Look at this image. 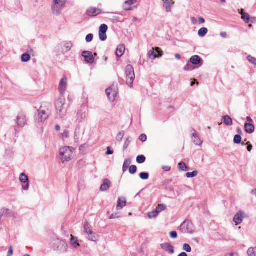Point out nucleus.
Listing matches in <instances>:
<instances>
[{
    "instance_id": "obj_21",
    "label": "nucleus",
    "mask_w": 256,
    "mask_h": 256,
    "mask_svg": "<svg viewBox=\"0 0 256 256\" xmlns=\"http://www.w3.org/2000/svg\"><path fill=\"white\" fill-rule=\"evenodd\" d=\"M111 184L110 182L108 179H104L103 180V184L101 185L100 190L102 192L107 190Z\"/></svg>"
},
{
    "instance_id": "obj_59",
    "label": "nucleus",
    "mask_w": 256,
    "mask_h": 256,
    "mask_svg": "<svg viewBox=\"0 0 256 256\" xmlns=\"http://www.w3.org/2000/svg\"><path fill=\"white\" fill-rule=\"evenodd\" d=\"M162 169L166 172H168L170 170L171 168L168 166H164L162 167Z\"/></svg>"
},
{
    "instance_id": "obj_15",
    "label": "nucleus",
    "mask_w": 256,
    "mask_h": 256,
    "mask_svg": "<svg viewBox=\"0 0 256 256\" xmlns=\"http://www.w3.org/2000/svg\"><path fill=\"white\" fill-rule=\"evenodd\" d=\"M108 99L110 102H114L116 96V92L115 90H112L110 87L108 88L106 90Z\"/></svg>"
},
{
    "instance_id": "obj_14",
    "label": "nucleus",
    "mask_w": 256,
    "mask_h": 256,
    "mask_svg": "<svg viewBox=\"0 0 256 256\" xmlns=\"http://www.w3.org/2000/svg\"><path fill=\"white\" fill-rule=\"evenodd\" d=\"M163 2V6L166 8V12H170L174 4V2L173 0H162Z\"/></svg>"
},
{
    "instance_id": "obj_55",
    "label": "nucleus",
    "mask_w": 256,
    "mask_h": 256,
    "mask_svg": "<svg viewBox=\"0 0 256 256\" xmlns=\"http://www.w3.org/2000/svg\"><path fill=\"white\" fill-rule=\"evenodd\" d=\"M246 144L247 145V150L249 152H250L252 150V144H250V142H247Z\"/></svg>"
},
{
    "instance_id": "obj_53",
    "label": "nucleus",
    "mask_w": 256,
    "mask_h": 256,
    "mask_svg": "<svg viewBox=\"0 0 256 256\" xmlns=\"http://www.w3.org/2000/svg\"><path fill=\"white\" fill-rule=\"evenodd\" d=\"M29 186V182H26L25 184H23L22 185V189L24 190H28Z\"/></svg>"
},
{
    "instance_id": "obj_37",
    "label": "nucleus",
    "mask_w": 256,
    "mask_h": 256,
    "mask_svg": "<svg viewBox=\"0 0 256 256\" xmlns=\"http://www.w3.org/2000/svg\"><path fill=\"white\" fill-rule=\"evenodd\" d=\"M166 206L164 204H159L158 206L156 208V210L158 212L159 214L162 210H166Z\"/></svg>"
},
{
    "instance_id": "obj_6",
    "label": "nucleus",
    "mask_w": 256,
    "mask_h": 256,
    "mask_svg": "<svg viewBox=\"0 0 256 256\" xmlns=\"http://www.w3.org/2000/svg\"><path fill=\"white\" fill-rule=\"evenodd\" d=\"M180 230L184 234L192 233L194 231L193 224L191 221L186 220L180 226Z\"/></svg>"
},
{
    "instance_id": "obj_10",
    "label": "nucleus",
    "mask_w": 256,
    "mask_h": 256,
    "mask_svg": "<svg viewBox=\"0 0 256 256\" xmlns=\"http://www.w3.org/2000/svg\"><path fill=\"white\" fill-rule=\"evenodd\" d=\"M82 56L84 58V60L86 63L92 64L94 60V58L93 54L90 51H84L82 52Z\"/></svg>"
},
{
    "instance_id": "obj_52",
    "label": "nucleus",
    "mask_w": 256,
    "mask_h": 256,
    "mask_svg": "<svg viewBox=\"0 0 256 256\" xmlns=\"http://www.w3.org/2000/svg\"><path fill=\"white\" fill-rule=\"evenodd\" d=\"M170 235L171 238H176L178 237V234L176 231H172L170 232Z\"/></svg>"
},
{
    "instance_id": "obj_18",
    "label": "nucleus",
    "mask_w": 256,
    "mask_h": 256,
    "mask_svg": "<svg viewBox=\"0 0 256 256\" xmlns=\"http://www.w3.org/2000/svg\"><path fill=\"white\" fill-rule=\"evenodd\" d=\"M101 12V10L94 8H90L86 11V14L90 16H96Z\"/></svg>"
},
{
    "instance_id": "obj_2",
    "label": "nucleus",
    "mask_w": 256,
    "mask_h": 256,
    "mask_svg": "<svg viewBox=\"0 0 256 256\" xmlns=\"http://www.w3.org/2000/svg\"><path fill=\"white\" fill-rule=\"evenodd\" d=\"M66 4V0H54L52 5V10L54 14L58 16L60 11L64 8Z\"/></svg>"
},
{
    "instance_id": "obj_22",
    "label": "nucleus",
    "mask_w": 256,
    "mask_h": 256,
    "mask_svg": "<svg viewBox=\"0 0 256 256\" xmlns=\"http://www.w3.org/2000/svg\"><path fill=\"white\" fill-rule=\"evenodd\" d=\"M88 232H89L87 234L88 240L92 242L98 241L99 238L98 235L91 230H89Z\"/></svg>"
},
{
    "instance_id": "obj_5",
    "label": "nucleus",
    "mask_w": 256,
    "mask_h": 256,
    "mask_svg": "<svg viewBox=\"0 0 256 256\" xmlns=\"http://www.w3.org/2000/svg\"><path fill=\"white\" fill-rule=\"evenodd\" d=\"M88 106L86 104H82L76 114V121L78 123L82 122L88 116Z\"/></svg>"
},
{
    "instance_id": "obj_57",
    "label": "nucleus",
    "mask_w": 256,
    "mask_h": 256,
    "mask_svg": "<svg viewBox=\"0 0 256 256\" xmlns=\"http://www.w3.org/2000/svg\"><path fill=\"white\" fill-rule=\"evenodd\" d=\"M120 216L118 214H113L110 216V219H115L119 218Z\"/></svg>"
},
{
    "instance_id": "obj_62",
    "label": "nucleus",
    "mask_w": 256,
    "mask_h": 256,
    "mask_svg": "<svg viewBox=\"0 0 256 256\" xmlns=\"http://www.w3.org/2000/svg\"><path fill=\"white\" fill-rule=\"evenodd\" d=\"M68 130H64L62 135L64 137L68 138Z\"/></svg>"
},
{
    "instance_id": "obj_33",
    "label": "nucleus",
    "mask_w": 256,
    "mask_h": 256,
    "mask_svg": "<svg viewBox=\"0 0 256 256\" xmlns=\"http://www.w3.org/2000/svg\"><path fill=\"white\" fill-rule=\"evenodd\" d=\"M20 180L21 182L25 184L26 182H28V178L25 174L22 173L20 175Z\"/></svg>"
},
{
    "instance_id": "obj_63",
    "label": "nucleus",
    "mask_w": 256,
    "mask_h": 256,
    "mask_svg": "<svg viewBox=\"0 0 256 256\" xmlns=\"http://www.w3.org/2000/svg\"><path fill=\"white\" fill-rule=\"evenodd\" d=\"M226 256H238L236 253H230L226 254Z\"/></svg>"
},
{
    "instance_id": "obj_25",
    "label": "nucleus",
    "mask_w": 256,
    "mask_h": 256,
    "mask_svg": "<svg viewBox=\"0 0 256 256\" xmlns=\"http://www.w3.org/2000/svg\"><path fill=\"white\" fill-rule=\"evenodd\" d=\"M246 132L248 134H252L254 131V126L250 123L246 122L244 124Z\"/></svg>"
},
{
    "instance_id": "obj_24",
    "label": "nucleus",
    "mask_w": 256,
    "mask_h": 256,
    "mask_svg": "<svg viewBox=\"0 0 256 256\" xmlns=\"http://www.w3.org/2000/svg\"><path fill=\"white\" fill-rule=\"evenodd\" d=\"M72 46V44L70 42H66L62 48V52L63 54L69 52Z\"/></svg>"
},
{
    "instance_id": "obj_41",
    "label": "nucleus",
    "mask_w": 256,
    "mask_h": 256,
    "mask_svg": "<svg viewBox=\"0 0 256 256\" xmlns=\"http://www.w3.org/2000/svg\"><path fill=\"white\" fill-rule=\"evenodd\" d=\"M158 214V212L156 210H154L152 211V212H149L148 214V217L150 218H155V217L157 216Z\"/></svg>"
},
{
    "instance_id": "obj_28",
    "label": "nucleus",
    "mask_w": 256,
    "mask_h": 256,
    "mask_svg": "<svg viewBox=\"0 0 256 256\" xmlns=\"http://www.w3.org/2000/svg\"><path fill=\"white\" fill-rule=\"evenodd\" d=\"M130 164H131V160L130 159L126 158L124 160V164H123V166H122V170L124 172H125L128 170Z\"/></svg>"
},
{
    "instance_id": "obj_61",
    "label": "nucleus",
    "mask_w": 256,
    "mask_h": 256,
    "mask_svg": "<svg viewBox=\"0 0 256 256\" xmlns=\"http://www.w3.org/2000/svg\"><path fill=\"white\" fill-rule=\"evenodd\" d=\"M198 22L200 24H204L205 22V20L203 18L200 17L198 18Z\"/></svg>"
},
{
    "instance_id": "obj_51",
    "label": "nucleus",
    "mask_w": 256,
    "mask_h": 256,
    "mask_svg": "<svg viewBox=\"0 0 256 256\" xmlns=\"http://www.w3.org/2000/svg\"><path fill=\"white\" fill-rule=\"evenodd\" d=\"M147 136L145 134H142L139 136V140L142 142H144L146 140Z\"/></svg>"
},
{
    "instance_id": "obj_29",
    "label": "nucleus",
    "mask_w": 256,
    "mask_h": 256,
    "mask_svg": "<svg viewBox=\"0 0 256 256\" xmlns=\"http://www.w3.org/2000/svg\"><path fill=\"white\" fill-rule=\"evenodd\" d=\"M136 2V0H128L125 2L124 3V10H132V8H126V6H130L132 4H134L135 2Z\"/></svg>"
},
{
    "instance_id": "obj_8",
    "label": "nucleus",
    "mask_w": 256,
    "mask_h": 256,
    "mask_svg": "<svg viewBox=\"0 0 256 256\" xmlns=\"http://www.w3.org/2000/svg\"><path fill=\"white\" fill-rule=\"evenodd\" d=\"M48 117V114L45 110H38V114L36 115L35 118L38 122H42Z\"/></svg>"
},
{
    "instance_id": "obj_64",
    "label": "nucleus",
    "mask_w": 256,
    "mask_h": 256,
    "mask_svg": "<svg viewBox=\"0 0 256 256\" xmlns=\"http://www.w3.org/2000/svg\"><path fill=\"white\" fill-rule=\"evenodd\" d=\"M178 256H188V254L184 252H181L180 254Z\"/></svg>"
},
{
    "instance_id": "obj_30",
    "label": "nucleus",
    "mask_w": 256,
    "mask_h": 256,
    "mask_svg": "<svg viewBox=\"0 0 256 256\" xmlns=\"http://www.w3.org/2000/svg\"><path fill=\"white\" fill-rule=\"evenodd\" d=\"M178 166L180 170L182 171L186 172L189 170V168L186 166V164L183 162H180L178 164Z\"/></svg>"
},
{
    "instance_id": "obj_36",
    "label": "nucleus",
    "mask_w": 256,
    "mask_h": 256,
    "mask_svg": "<svg viewBox=\"0 0 256 256\" xmlns=\"http://www.w3.org/2000/svg\"><path fill=\"white\" fill-rule=\"evenodd\" d=\"M146 158L144 155L138 156L136 158V162L138 164H142L145 162Z\"/></svg>"
},
{
    "instance_id": "obj_43",
    "label": "nucleus",
    "mask_w": 256,
    "mask_h": 256,
    "mask_svg": "<svg viewBox=\"0 0 256 256\" xmlns=\"http://www.w3.org/2000/svg\"><path fill=\"white\" fill-rule=\"evenodd\" d=\"M124 132L122 130L116 136V140L118 142H120L124 136Z\"/></svg>"
},
{
    "instance_id": "obj_20",
    "label": "nucleus",
    "mask_w": 256,
    "mask_h": 256,
    "mask_svg": "<svg viewBox=\"0 0 256 256\" xmlns=\"http://www.w3.org/2000/svg\"><path fill=\"white\" fill-rule=\"evenodd\" d=\"M126 199L124 197L119 198L118 200L116 209L119 210L126 206Z\"/></svg>"
},
{
    "instance_id": "obj_4",
    "label": "nucleus",
    "mask_w": 256,
    "mask_h": 256,
    "mask_svg": "<svg viewBox=\"0 0 256 256\" xmlns=\"http://www.w3.org/2000/svg\"><path fill=\"white\" fill-rule=\"evenodd\" d=\"M126 82L132 88L135 78L134 69L132 65L128 64L126 66Z\"/></svg>"
},
{
    "instance_id": "obj_44",
    "label": "nucleus",
    "mask_w": 256,
    "mask_h": 256,
    "mask_svg": "<svg viewBox=\"0 0 256 256\" xmlns=\"http://www.w3.org/2000/svg\"><path fill=\"white\" fill-rule=\"evenodd\" d=\"M108 27L106 24H102L99 28V32H106V31L108 30Z\"/></svg>"
},
{
    "instance_id": "obj_39",
    "label": "nucleus",
    "mask_w": 256,
    "mask_h": 256,
    "mask_svg": "<svg viewBox=\"0 0 256 256\" xmlns=\"http://www.w3.org/2000/svg\"><path fill=\"white\" fill-rule=\"evenodd\" d=\"M198 174V172L196 170L193 171L192 172H188L186 174V176L188 178H191L196 176Z\"/></svg>"
},
{
    "instance_id": "obj_60",
    "label": "nucleus",
    "mask_w": 256,
    "mask_h": 256,
    "mask_svg": "<svg viewBox=\"0 0 256 256\" xmlns=\"http://www.w3.org/2000/svg\"><path fill=\"white\" fill-rule=\"evenodd\" d=\"M191 22L192 24H196L197 20L195 18L192 17L191 18Z\"/></svg>"
},
{
    "instance_id": "obj_38",
    "label": "nucleus",
    "mask_w": 256,
    "mask_h": 256,
    "mask_svg": "<svg viewBox=\"0 0 256 256\" xmlns=\"http://www.w3.org/2000/svg\"><path fill=\"white\" fill-rule=\"evenodd\" d=\"M242 142V137L240 134H236L234 136V142L236 144H239Z\"/></svg>"
},
{
    "instance_id": "obj_49",
    "label": "nucleus",
    "mask_w": 256,
    "mask_h": 256,
    "mask_svg": "<svg viewBox=\"0 0 256 256\" xmlns=\"http://www.w3.org/2000/svg\"><path fill=\"white\" fill-rule=\"evenodd\" d=\"M89 230H90L89 228L88 222L86 221L84 224V232L86 234H88L89 232Z\"/></svg>"
},
{
    "instance_id": "obj_7",
    "label": "nucleus",
    "mask_w": 256,
    "mask_h": 256,
    "mask_svg": "<svg viewBox=\"0 0 256 256\" xmlns=\"http://www.w3.org/2000/svg\"><path fill=\"white\" fill-rule=\"evenodd\" d=\"M54 249L61 252H66L68 247V246L64 241L59 239L54 240Z\"/></svg>"
},
{
    "instance_id": "obj_50",
    "label": "nucleus",
    "mask_w": 256,
    "mask_h": 256,
    "mask_svg": "<svg viewBox=\"0 0 256 256\" xmlns=\"http://www.w3.org/2000/svg\"><path fill=\"white\" fill-rule=\"evenodd\" d=\"M194 68L190 64H187L184 67V70L188 71L193 70Z\"/></svg>"
},
{
    "instance_id": "obj_16",
    "label": "nucleus",
    "mask_w": 256,
    "mask_h": 256,
    "mask_svg": "<svg viewBox=\"0 0 256 256\" xmlns=\"http://www.w3.org/2000/svg\"><path fill=\"white\" fill-rule=\"evenodd\" d=\"M191 132H192V135L193 142L196 145L201 146L202 144V141L200 140L198 134L196 133V130L192 128L191 130Z\"/></svg>"
},
{
    "instance_id": "obj_46",
    "label": "nucleus",
    "mask_w": 256,
    "mask_h": 256,
    "mask_svg": "<svg viewBox=\"0 0 256 256\" xmlns=\"http://www.w3.org/2000/svg\"><path fill=\"white\" fill-rule=\"evenodd\" d=\"M183 250L188 252H190L192 251L190 246L188 244H184L183 245Z\"/></svg>"
},
{
    "instance_id": "obj_9",
    "label": "nucleus",
    "mask_w": 256,
    "mask_h": 256,
    "mask_svg": "<svg viewBox=\"0 0 256 256\" xmlns=\"http://www.w3.org/2000/svg\"><path fill=\"white\" fill-rule=\"evenodd\" d=\"M162 52L161 49L158 47H156L154 48H152L148 52V56L150 58L152 59H155L156 58L162 56Z\"/></svg>"
},
{
    "instance_id": "obj_42",
    "label": "nucleus",
    "mask_w": 256,
    "mask_h": 256,
    "mask_svg": "<svg viewBox=\"0 0 256 256\" xmlns=\"http://www.w3.org/2000/svg\"><path fill=\"white\" fill-rule=\"evenodd\" d=\"M247 60L256 66V58L249 55L247 56Z\"/></svg>"
},
{
    "instance_id": "obj_1",
    "label": "nucleus",
    "mask_w": 256,
    "mask_h": 256,
    "mask_svg": "<svg viewBox=\"0 0 256 256\" xmlns=\"http://www.w3.org/2000/svg\"><path fill=\"white\" fill-rule=\"evenodd\" d=\"M74 149L70 146H64L60 150V156L62 163L70 160L74 156Z\"/></svg>"
},
{
    "instance_id": "obj_17",
    "label": "nucleus",
    "mask_w": 256,
    "mask_h": 256,
    "mask_svg": "<svg viewBox=\"0 0 256 256\" xmlns=\"http://www.w3.org/2000/svg\"><path fill=\"white\" fill-rule=\"evenodd\" d=\"M160 246L162 250L171 254H173L174 252V247L170 243L166 242L162 244Z\"/></svg>"
},
{
    "instance_id": "obj_23",
    "label": "nucleus",
    "mask_w": 256,
    "mask_h": 256,
    "mask_svg": "<svg viewBox=\"0 0 256 256\" xmlns=\"http://www.w3.org/2000/svg\"><path fill=\"white\" fill-rule=\"evenodd\" d=\"M125 51V46L123 44L119 45L116 51V54L118 58L121 57Z\"/></svg>"
},
{
    "instance_id": "obj_32",
    "label": "nucleus",
    "mask_w": 256,
    "mask_h": 256,
    "mask_svg": "<svg viewBox=\"0 0 256 256\" xmlns=\"http://www.w3.org/2000/svg\"><path fill=\"white\" fill-rule=\"evenodd\" d=\"M71 237L70 242L74 248H76L79 246V243L78 238L76 237L73 236L72 235H71Z\"/></svg>"
},
{
    "instance_id": "obj_12",
    "label": "nucleus",
    "mask_w": 256,
    "mask_h": 256,
    "mask_svg": "<svg viewBox=\"0 0 256 256\" xmlns=\"http://www.w3.org/2000/svg\"><path fill=\"white\" fill-rule=\"evenodd\" d=\"M26 122V116L22 114H19L16 118L17 126L20 127H24Z\"/></svg>"
},
{
    "instance_id": "obj_26",
    "label": "nucleus",
    "mask_w": 256,
    "mask_h": 256,
    "mask_svg": "<svg viewBox=\"0 0 256 256\" xmlns=\"http://www.w3.org/2000/svg\"><path fill=\"white\" fill-rule=\"evenodd\" d=\"M222 120L224 124L228 126H230L232 124V118L228 115L224 116L222 117Z\"/></svg>"
},
{
    "instance_id": "obj_27",
    "label": "nucleus",
    "mask_w": 256,
    "mask_h": 256,
    "mask_svg": "<svg viewBox=\"0 0 256 256\" xmlns=\"http://www.w3.org/2000/svg\"><path fill=\"white\" fill-rule=\"evenodd\" d=\"M240 14L242 15V19L246 22L249 23L250 21V15L246 12H240Z\"/></svg>"
},
{
    "instance_id": "obj_35",
    "label": "nucleus",
    "mask_w": 256,
    "mask_h": 256,
    "mask_svg": "<svg viewBox=\"0 0 256 256\" xmlns=\"http://www.w3.org/2000/svg\"><path fill=\"white\" fill-rule=\"evenodd\" d=\"M21 59L23 62H26L30 59V56L29 54L26 53L22 54Z\"/></svg>"
},
{
    "instance_id": "obj_11",
    "label": "nucleus",
    "mask_w": 256,
    "mask_h": 256,
    "mask_svg": "<svg viewBox=\"0 0 256 256\" xmlns=\"http://www.w3.org/2000/svg\"><path fill=\"white\" fill-rule=\"evenodd\" d=\"M67 78L64 76L60 80L58 90L62 96H63L64 94L67 86Z\"/></svg>"
},
{
    "instance_id": "obj_47",
    "label": "nucleus",
    "mask_w": 256,
    "mask_h": 256,
    "mask_svg": "<svg viewBox=\"0 0 256 256\" xmlns=\"http://www.w3.org/2000/svg\"><path fill=\"white\" fill-rule=\"evenodd\" d=\"M100 39L102 41H104L107 38V36L106 32H99Z\"/></svg>"
},
{
    "instance_id": "obj_58",
    "label": "nucleus",
    "mask_w": 256,
    "mask_h": 256,
    "mask_svg": "<svg viewBox=\"0 0 256 256\" xmlns=\"http://www.w3.org/2000/svg\"><path fill=\"white\" fill-rule=\"evenodd\" d=\"M8 254L10 256H12L13 254V249L12 246H10L8 251Z\"/></svg>"
},
{
    "instance_id": "obj_3",
    "label": "nucleus",
    "mask_w": 256,
    "mask_h": 256,
    "mask_svg": "<svg viewBox=\"0 0 256 256\" xmlns=\"http://www.w3.org/2000/svg\"><path fill=\"white\" fill-rule=\"evenodd\" d=\"M64 104L65 98L63 96L60 97L56 102V114H58L60 118H62L66 114V111L64 109Z\"/></svg>"
},
{
    "instance_id": "obj_45",
    "label": "nucleus",
    "mask_w": 256,
    "mask_h": 256,
    "mask_svg": "<svg viewBox=\"0 0 256 256\" xmlns=\"http://www.w3.org/2000/svg\"><path fill=\"white\" fill-rule=\"evenodd\" d=\"M136 170H137V167L136 166L132 165V166H130V167L129 168V172L130 174H134L135 173H136Z\"/></svg>"
},
{
    "instance_id": "obj_13",
    "label": "nucleus",
    "mask_w": 256,
    "mask_h": 256,
    "mask_svg": "<svg viewBox=\"0 0 256 256\" xmlns=\"http://www.w3.org/2000/svg\"><path fill=\"white\" fill-rule=\"evenodd\" d=\"M244 212L240 210L234 216L233 221L236 224V225L240 224L244 218Z\"/></svg>"
},
{
    "instance_id": "obj_40",
    "label": "nucleus",
    "mask_w": 256,
    "mask_h": 256,
    "mask_svg": "<svg viewBox=\"0 0 256 256\" xmlns=\"http://www.w3.org/2000/svg\"><path fill=\"white\" fill-rule=\"evenodd\" d=\"M140 177L142 180H146L149 178V174L146 172H142L140 174Z\"/></svg>"
},
{
    "instance_id": "obj_56",
    "label": "nucleus",
    "mask_w": 256,
    "mask_h": 256,
    "mask_svg": "<svg viewBox=\"0 0 256 256\" xmlns=\"http://www.w3.org/2000/svg\"><path fill=\"white\" fill-rule=\"evenodd\" d=\"M114 151L113 150H111V148L110 147L107 148V150L106 152V155H110L113 154Z\"/></svg>"
},
{
    "instance_id": "obj_19",
    "label": "nucleus",
    "mask_w": 256,
    "mask_h": 256,
    "mask_svg": "<svg viewBox=\"0 0 256 256\" xmlns=\"http://www.w3.org/2000/svg\"><path fill=\"white\" fill-rule=\"evenodd\" d=\"M202 61L200 57L196 55L192 56L190 60V62L194 65H202Z\"/></svg>"
},
{
    "instance_id": "obj_31",
    "label": "nucleus",
    "mask_w": 256,
    "mask_h": 256,
    "mask_svg": "<svg viewBox=\"0 0 256 256\" xmlns=\"http://www.w3.org/2000/svg\"><path fill=\"white\" fill-rule=\"evenodd\" d=\"M208 30L206 28H200L198 32V34L200 37L204 36L208 33Z\"/></svg>"
},
{
    "instance_id": "obj_54",
    "label": "nucleus",
    "mask_w": 256,
    "mask_h": 256,
    "mask_svg": "<svg viewBox=\"0 0 256 256\" xmlns=\"http://www.w3.org/2000/svg\"><path fill=\"white\" fill-rule=\"evenodd\" d=\"M130 142V140L129 139V138H126L124 145V149H126L128 147Z\"/></svg>"
},
{
    "instance_id": "obj_48",
    "label": "nucleus",
    "mask_w": 256,
    "mask_h": 256,
    "mask_svg": "<svg viewBox=\"0 0 256 256\" xmlns=\"http://www.w3.org/2000/svg\"><path fill=\"white\" fill-rule=\"evenodd\" d=\"M94 38V36L92 34H88L86 38V40L87 42H91Z\"/></svg>"
},
{
    "instance_id": "obj_34",
    "label": "nucleus",
    "mask_w": 256,
    "mask_h": 256,
    "mask_svg": "<svg viewBox=\"0 0 256 256\" xmlns=\"http://www.w3.org/2000/svg\"><path fill=\"white\" fill-rule=\"evenodd\" d=\"M247 253L249 256H256V247L249 248Z\"/></svg>"
}]
</instances>
